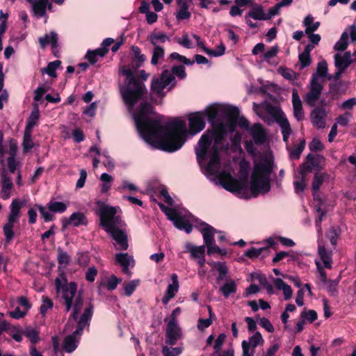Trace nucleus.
<instances>
[{"instance_id":"obj_1","label":"nucleus","mask_w":356,"mask_h":356,"mask_svg":"<svg viewBox=\"0 0 356 356\" xmlns=\"http://www.w3.org/2000/svg\"><path fill=\"white\" fill-rule=\"evenodd\" d=\"M154 107L147 101L140 103L134 114L136 129L141 138L153 147L166 152H174L183 146L186 140L185 122L178 118L161 125V119H152Z\"/></svg>"},{"instance_id":"obj_2","label":"nucleus","mask_w":356,"mask_h":356,"mask_svg":"<svg viewBox=\"0 0 356 356\" xmlns=\"http://www.w3.org/2000/svg\"><path fill=\"white\" fill-rule=\"evenodd\" d=\"M146 60V56L141 53L140 49L137 46L131 47V60L127 66L120 68V73L127 76V86L121 90L122 97L124 104L129 110H132L136 104L147 99V89L143 82L140 81L134 74V70L140 68Z\"/></svg>"},{"instance_id":"obj_3","label":"nucleus","mask_w":356,"mask_h":356,"mask_svg":"<svg viewBox=\"0 0 356 356\" xmlns=\"http://www.w3.org/2000/svg\"><path fill=\"white\" fill-rule=\"evenodd\" d=\"M273 159L264 158L254 163L250 177V193L253 197L266 194L270 191V176L273 171Z\"/></svg>"},{"instance_id":"obj_4","label":"nucleus","mask_w":356,"mask_h":356,"mask_svg":"<svg viewBox=\"0 0 356 356\" xmlns=\"http://www.w3.org/2000/svg\"><path fill=\"white\" fill-rule=\"evenodd\" d=\"M57 292L61 291V301L66 312L72 309L70 318L77 321L83 305L82 291H77V284L74 282L62 284L59 279L56 280Z\"/></svg>"},{"instance_id":"obj_5","label":"nucleus","mask_w":356,"mask_h":356,"mask_svg":"<svg viewBox=\"0 0 356 356\" xmlns=\"http://www.w3.org/2000/svg\"><path fill=\"white\" fill-rule=\"evenodd\" d=\"M267 111L274 118L276 122L280 127L283 140L285 143H288L292 131L290 123L284 113L281 109V108L272 105L268 106Z\"/></svg>"},{"instance_id":"obj_6","label":"nucleus","mask_w":356,"mask_h":356,"mask_svg":"<svg viewBox=\"0 0 356 356\" xmlns=\"http://www.w3.org/2000/svg\"><path fill=\"white\" fill-rule=\"evenodd\" d=\"M95 203L99 207V216L101 226L104 229L106 227H110L111 221L117 213L116 208L112 206H108L101 200H97Z\"/></svg>"},{"instance_id":"obj_7","label":"nucleus","mask_w":356,"mask_h":356,"mask_svg":"<svg viewBox=\"0 0 356 356\" xmlns=\"http://www.w3.org/2000/svg\"><path fill=\"white\" fill-rule=\"evenodd\" d=\"M211 136L209 134H204L200 137L197 144L198 147L195 149L197 161L199 164H201L206 159L208 148L211 145Z\"/></svg>"},{"instance_id":"obj_8","label":"nucleus","mask_w":356,"mask_h":356,"mask_svg":"<svg viewBox=\"0 0 356 356\" xmlns=\"http://www.w3.org/2000/svg\"><path fill=\"white\" fill-rule=\"evenodd\" d=\"M310 85L311 87L306 95L305 101L309 106H313L316 102L319 99L323 86L316 80L315 77L311 78Z\"/></svg>"},{"instance_id":"obj_9","label":"nucleus","mask_w":356,"mask_h":356,"mask_svg":"<svg viewBox=\"0 0 356 356\" xmlns=\"http://www.w3.org/2000/svg\"><path fill=\"white\" fill-rule=\"evenodd\" d=\"M61 221L63 229H66L70 225H72L74 227L88 225L86 215L79 211L73 213L68 218H63Z\"/></svg>"},{"instance_id":"obj_10","label":"nucleus","mask_w":356,"mask_h":356,"mask_svg":"<svg viewBox=\"0 0 356 356\" xmlns=\"http://www.w3.org/2000/svg\"><path fill=\"white\" fill-rule=\"evenodd\" d=\"M180 336L181 332L177 323L169 321L165 330V343L170 346L175 345Z\"/></svg>"},{"instance_id":"obj_11","label":"nucleus","mask_w":356,"mask_h":356,"mask_svg":"<svg viewBox=\"0 0 356 356\" xmlns=\"http://www.w3.org/2000/svg\"><path fill=\"white\" fill-rule=\"evenodd\" d=\"M327 112L323 107H316L310 114L311 122L314 127L318 129H323L325 127V119Z\"/></svg>"},{"instance_id":"obj_12","label":"nucleus","mask_w":356,"mask_h":356,"mask_svg":"<svg viewBox=\"0 0 356 356\" xmlns=\"http://www.w3.org/2000/svg\"><path fill=\"white\" fill-rule=\"evenodd\" d=\"M189 128L193 134H196L202 131L205 127V122L200 112L193 113L189 118Z\"/></svg>"},{"instance_id":"obj_13","label":"nucleus","mask_w":356,"mask_h":356,"mask_svg":"<svg viewBox=\"0 0 356 356\" xmlns=\"http://www.w3.org/2000/svg\"><path fill=\"white\" fill-rule=\"evenodd\" d=\"M350 51H346L343 56L339 54L334 55V65L337 70H346L353 63H356V58L353 59Z\"/></svg>"},{"instance_id":"obj_14","label":"nucleus","mask_w":356,"mask_h":356,"mask_svg":"<svg viewBox=\"0 0 356 356\" xmlns=\"http://www.w3.org/2000/svg\"><path fill=\"white\" fill-rule=\"evenodd\" d=\"M220 159L218 147L213 145L211 147L209 161L206 167L207 171L211 175L215 174L220 168Z\"/></svg>"},{"instance_id":"obj_15","label":"nucleus","mask_w":356,"mask_h":356,"mask_svg":"<svg viewBox=\"0 0 356 356\" xmlns=\"http://www.w3.org/2000/svg\"><path fill=\"white\" fill-rule=\"evenodd\" d=\"M200 225L203 227L200 231L202 234L205 245L209 246L214 243V234L218 231L205 222H201Z\"/></svg>"},{"instance_id":"obj_16","label":"nucleus","mask_w":356,"mask_h":356,"mask_svg":"<svg viewBox=\"0 0 356 356\" xmlns=\"http://www.w3.org/2000/svg\"><path fill=\"white\" fill-rule=\"evenodd\" d=\"M250 135L255 144L262 145L265 143L266 134L261 124H254L250 128Z\"/></svg>"},{"instance_id":"obj_17","label":"nucleus","mask_w":356,"mask_h":356,"mask_svg":"<svg viewBox=\"0 0 356 356\" xmlns=\"http://www.w3.org/2000/svg\"><path fill=\"white\" fill-rule=\"evenodd\" d=\"M193 0H177V3L179 9L176 13L177 20L188 19L191 17V12L188 11L189 4L192 3Z\"/></svg>"},{"instance_id":"obj_18","label":"nucleus","mask_w":356,"mask_h":356,"mask_svg":"<svg viewBox=\"0 0 356 356\" xmlns=\"http://www.w3.org/2000/svg\"><path fill=\"white\" fill-rule=\"evenodd\" d=\"M292 103L293 107V115L298 121H301L304 118V113L301 99L296 90L292 92Z\"/></svg>"},{"instance_id":"obj_19","label":"nucleus","mask_w":356,"mask_h":356,"mask_svg":"<svg viewBox=\"0 0 356 356\" xmlns=\"http://www.w3.org/2000/svg\"><path fill=\"white\" fill-rule=\"evenodd\" d=\"M119 245L118 250H127L129 248L127 236L122 229H114L108 232Z\"/></svg>"},{"instance_id":"obj_20","label":"nucleus","mask_w":356,"mask_h":356,"mask_svg":"<svg viewBox=\"0 0 356 356\" xmlns=\"http://www.w3.org/2000/svg\"><path fill=\"white\" fill-rule=\"evenodd\" d=\"M2 187L1 191V197L3 200H8L10 196V190L13 186L11 178L6 173L1 174Z\"/></svg>"},{"instance_id":"obj_21","label":"nucleus","mask_w":356,"mask_h":356,"mask_svg":"<svg viewBox=\"0 0 356 356\" xmlns=\"http://www.w3.org/2000/svg\"><path fill=\"white\" fill-rule=\"evenodd\" d=\"M172 222L177 229L179 230H184L187 234L191 233L193 230V225L190 221L181 216L179 213L175 218H172Z\"/></svg>"},{"instance_id":"obj_22","label":"nucleus","mask_w":356,"mask_h":356,"mask_svg":"<svg viewBox=\"0 0 356 356\" xmlns=\"http://www.w3.org/2000/svg\"><path fill=\"white\" fill-rule=\"evenodd\" d=\"M330 175L326 172H316L314 173L312 182V191L313 193L318 192L323 182L330 179Z\"/></svg>"},{"instance_id":"obj_23","label":"nucleus","mask_w":356,"mask_h":356,"mask_svg":"<svg viewBox=\"0 0 356 356\" xmlns=\"http://www.w3.org/2000/svg\"><path fill=\"white\" fill-rule=\"evenodd\" d=\"M252 18L254 20H266V14L264 13L262 6L255 4L246 13L245 19Z\"/></svg>"},{"instance_id":"obj_24","label":"nucleus","mask_w":356,"mask_h":356,"mask_svg":"<svg viewBox=\"0 0 356 356\" xmlns=\"http://www.w3.org/2000/svg\"><path fill=\"white\" fill-rule=\"evenodd\" d=\"M76 334L72 332L64 339L63 348L65 352L71 353L76 350L79 343Z\"/></svg>"},{"instance_id":"obj_25","label":"nucleus","mask_w":356,"mask_h":356,"mask_svg":"<svg viewBox=\"0 0 356 356\" xmlns=\"http://www.w3.org/2000/svg\"><path fill=\"white\" fill-rule=\"evenodd\" d=\"M208 264L212 266L213 269L218 272V275L216 278L217 283H220L225 279L229 270L225 262L212 261Z\"/></svg>"},{"instance_id":"obj_26","label":"nucleus","mask_w":356,"mask_h":356,"mask_svg":"<svg viewBox=\"0 0 356 356\" xmlns=\"http://www.w3.org/2000/svg\"><path fill=\"white\" fill-rule=\"evenodd\" d=\"M186 252H190L191 257L193 259H197L202 255L205 254V247L204 245L195 246L190 242H187L184 245Z\"/></svg>"},{"instance_id":"obj_27","label":"nucleus","mask_w":356,"mask_h":356,"mask_svg":"<svg viewBox=\"0 0 356 356\" xmlns=\"http://www.w3.org/2000/svg\"><path fill=\"white\" fill-rule=\"evenodd\" d=\"M327 71V64L326 61L323 60L318 63L316 72L314 73L312 77H315L317 81L320 77L327 78V80L331 81L332 79V75L329 74Z\"/></svg>"},{"instance_id":"obj_28","label":"nucleus","mask_w":356,"mask_h":356,"mask_svg":"<svg viewBox=\"0 0 356 356\" xmlns=\"http://www.w3.org/2000/svg\"><path fill=\"white\" fill-rule=\"evenodd\" d=\"M48 0L35 1L32 4L33 14L39 17H43L46 14Z\"/></svg>"},{"instance_id":"obj_29","label":"nucleus","mask_w":356,"mask_h":356,"mask_svg":"<svg viewBox=\"0 0 356 356\" xmlns=\"http://www.w3.org/2000/svg\"><path fill=\"white\" fill-rule=\"evenodd\" d=\"M269 252L270 250L268 247H263L260 248H255L252 247L246 250L244 254L248 258L253 259L259 257L262 254V257H266L267 255H268Z\"/></svg>"},{"instance_id":"obj_30","label":"nucleus","mask_w":356,"mask_h":356,"mask_svg":"<svg viewBox=\"0 0 356 356\" xmlns=\"http://www.w3.org/2000/svg\"><path fill=\"white\" fill-rule=\"evenodd\" d=\"M274 284L277 289H282L283 291L284 299L286 300H288L291 298L293 293L291 287L289 284H286L281 278L275 279Z\"/></svg>"},{"instance_id":"obj_31","label":"nucleus","mask_w":356,"mask_h":356,"mask_svg":"<svg viewBox=\"0 0 356 356\" xmlns=\"http://www.w3.org/2000/svg\"><path fill=\"white\" fill-rule=\"evenodd\" d=\"M303 24L305 26V33L310 34L316 31L321 25L319 22H314V17L308 15L303 20Z\"/></svg>"},{"instance_id":"obj_32","label":"nucleus","mask_w":356,"mask_h":356,"mask_svg":"<svg viewBox=\"0 0 356 356\" xmlns=\"http://www.w3.org/2000/svg\"><path fill=\"white\" fill-rule=\"evenodd\" d=\"M39 118L40 111L38 106L36 105L27 120L25 130L31 131L33 128L37 124Z\"/></svg>"},{"instance_id":"obj_33","label":"nucleus","mask_w":356,"mask_h":356,"mask_svg":"<svg viewBox=\"0 0 356 356\" xmlns=\"http://www.w3.org/2000/svg\"><path fill=\"white\" fill-rule=\"evenodd\" d=\"M47 206L49 211L53 213H63L67 210V205L64 202H57L54 199L51 200Z\"/></svg>"},{"instance_id":"obj_34","label":"nucleus","mask_w":356,"mask_h":356,"mask_svg":"<svg viewBox=\"0 0 356 356\" xmlns=\"http://www.w3.org/2000/svg\"><path fill=\"white\" fill-rule=\"evenodd\" d=\"M148 40L154 46L157 45V42L164 43L166 40H170V38L164 33L152 32L147 38Z\"/></svg>"},{"instance_id":"obj_35","label":"nucleus","mask_w":356,"mask_h":356,"mask_svg":"<svg viewBox=\"0 0 356 356\" xmlns=\"http://www.w3.org/2000/svg\"><path fill=\"white\" fill-rule=\"evenodd\" d=\"M166 88V86L159 80L158 78H154L152 81L151 90L155 92L158 96L163 98L165 93L163 90Z\"/></svg>"},{"instance_id":"obj_36","label":"nucleus","mask_w":356,"mask_h":356,"mask_svg":"<svg viewBox=\"0 0 356 356\" xmlns=\"http://www.w3.org/2000/svg\"><path fill=\"white\" fill-rule=\"evenodd\" d=\"M61 65V61L56 60L48 63L46 67L42 69V74H47L49 76L55 78L57 76L56 69Z\"/></svg>"},{"instance_id":"obj_37","label":"nucleus","mask_w":356,"mask_h":356,"mask_svg":"<svg viewBox=\"0 0 356 356\" xmlns=\"http://www.w3.org/2000/svg\"><path fill=\"white\" fill-rule=\"evenodd\" d=\"M236 284L234 280H230L226 282L220 288V291L222 292L225 298H228L231 294L236 292Z\"/></svg>"},{"instance_id":"obj_38","label":"nucleus","mask_w":356,"mask_h":356,"mask_svg":"<svg viewBox=\"0 0 356 356\" xmlns=\"http://www.w3.org/2000/svg\"><path fill=\"white\" fill-rule=\"evenodd\" d=\"M229 177L230 178V181L228 183L222 184V186L225 189L232 193L242 190L241 184L238 180L232 178L229 175Z\"/></svg>"},{"instance_id":"obj_39","label":"nucleus","mask_w":356,"mask_h":356,"mask_svg":"<svg viewBox=\"0 0 356 356\" xmlns=\"http://www.w3.org/2000/svg\"><path fill=\"white\" fill-rule=\"evenodd\" d=\"M159 80L162 81L166 87L170 83H172L170 88L175 86L176 84L175 76L168 70H165L161 72Z\"/></svg>"},{"instance_id":"obj_40","label":"nucleus","mask_w":356,"mask_h":356,"mask_svg":"<svg viewBox=\"0 0 356 356\" xmlns=\"http://www.w3.org/2000/svg\"><path fill=\"white\" fill-rule=\"evenodd\" d=\"M225 114L229 121L236 122L239 116L240 111L236 106H230L225 109Z\"/></svg>"},{"instance_id":"obj_41","label":"nucleus","mask_w":356,"mask_h":356,"mask_svg":"<svg viewBox=\"0 0 356 356\" xmlns=\"http://www.w3.org/2000/svg\"><path fill=\"white\" fill-rule=\"evenodd\" d=\"M33 145H34L31 139V131H28L25 130L22 142L24 152H29L33 147Z\"/></svg>"},{"instance_id":"obj_42","label":"nucleus","mask_w":356,"mask_h":356,"mask_svg":"<svg viewBox=\"0 0 356 356\" xmlns=\"http://www.w3.org/2000/svg\"><path fill=\"white\" fill-rule=\"evenodd\" d=\"M342 84V81L330 83L329 84V94L331 95L332 99L335 100L338 99Z\"/></svg>"},{"instance_id":"obj_43","label":"nucleus","mask_w":356,"mask_h":356,"mask_svg":"<svg viewBox=\"0 0 356 356\" xmlns=\"http://www.w3.org/2000/svg\"><path fill=\"white\" fill-rule=\"evenodd\" d=\"M313 168H316L318 170L321 169V167L317 163H303L300 165L298 171L300 176L304 177L306 179L307 175L312 171Z\"/></svg>"},{"instance_id":"obj_44","label":"nucleus","mask_w":356,"mask_h":356,"mask_svg":"<svg viewBox=\"0 0 356 356\" xmlns=\"http://www.w3.org/2000/svg\"><path fill=\"white\" fill-rule=\"evenodd\" d=\"M348 34L347 32H343L339 41L336 42L334 49L336 51H344L348 47Z\"/></svg>"},{"instance_id":"obj_45","label":"nucleus","mask_w":356,"mask_h":356,"mask_svg":"<svg viewBox=\"0 0 356 356\" xmlns=\"http://www.w3.org/2000/svg\"><path fill=\"white\" fill-rule=\"evenodd\" d=\"M317 312L313 309H309L307 311V309L305 308L300 314V318L305 319L309 323H312L314 321H315L317 319Z\"/></svg>"},{"instance_id":"obj_46","label":"nucleus","mask_w":356,"mask_h":356,"mask_svg":"<svg viewBox=\"0 0 356 356\" xmlns=\"http://www.w3.org/2000/svg\"><path fill=\"white\" fill-rule=\"evenodd\" d=\"M202 115H203V118L204 116L207 117L209 122L213 123L218 115V109L213 106H208Z\"/></svg>"},{"instance_id":"obj_47","label":"nucleus","mask_w":356,"mask_h":356,"mask_svg":"<svg viewBox=\"0 0 356 356\" xmlns=\"http://www.w3.org/2000/svg\"><path fill=\"white\" fill-rule=\"evenodd\" d=\"M305 147V140L300 141L299 145L293 147L290 151V157L293 159H299Z\"/></svg>"},{"instance_id":"obj_48","label":"nucleus","mask_w":356,"mask_h":356,"mask_svg":"<svg viewBox=\"0 0 356 356\" xmlns=\"http://www.w3.org/2000/svg\"><path fill=\"white\" fill-rule=\"evenodd\" d=\"M35 207L38 209L41 217L44 219L45 222H51L54 220V215L47 211L45 207L36 204Z\"/></svg>"},{"instance_id":"obj_49","label":"nucleus","mask_w":356,"mask_h":356,"mask_svg":"<svg viewBox=\"0 0 356 356\" xmlns=\"http://www.w3.org/2000/svg\"><path fill=\"white\" fill-rule=\"evenodd\" d=\"M248 343H250L252 348L254 349L259 345H263L264 340L262 337L261 334L259 332H256L254 334L249 338Z\"/></svg>"},{"instance_id":"obj_50","label":"nucleus","mask_w":356,"mask_h":356,"mask_svg":"<svg viewBox=\"0 0 356 356\" xmlns=\"http://www.w3.org/2000/svg\"><path fill=\"white\" fill-rule=\"evenodd\" d=\"M164 49L159 45L154 46L151 63L154 65L159 63V60L164 56Z\"/></svg>"},{"instance_id":"obj_51","label":"nucleus","mask_w":356,"mask_h":356,"mask_svg":"<svg viewBox=\"0 0 356 356\" xmlns=\"http://www.w3.org/2000/svg\"><path fill=\"white\" fill-rule=\"evenodd\" d=\"M42 304L40 307V312L42 316H45L48 309L54 307L53 301L47 296H43L42 297Z\"/></svg>"},{"instance_id":"obj_52","label":"nucleus","mask_w":356,"mask_h":356,"mask_svg":"<svg viewBox=\"0 0 356 356\" xmlns=\"http://www.w3.org/2000/svg\"><path fill=\"white\" fill-rule=\"evenodd\" d=\"M225 44L221 42L216 49H205V54H207L209 56H214V57H218L221 56L223 54H225Z\"/></svg>"},{"instance_id":"obj_53","label":"nucleus","mask_w":356,"mask_h":356,"mask_svg":"<svg viewBox=\"0 0 356 356\" xmlns=\"http://www.w3.org/2000/svg\"><path fill=\"white\" fill-rule=\"evenodd\" d=\"M159 206L161 210L167 216L168 219L170 221H172V218H175L179 213V212H177L175 209L166 207L162 203H159Z\"/></svg>"},{"instance_id":"obj_54","label":"nucleus","mask_w":356,"mask_h":356,"mask_svg":"<svg viewBox=\"0 0 356 356\" xmlns=\"http://www.w3.org/2000/svg\"><path fill=\"white\" fill-rule=\"evenodd\" d=\"M183 349L180 347H168L163 346L162 354L164 356H178L182 353Z\"/></svg>"},{"instance_id":"obj_55","label":"nucleus","mask_w":356,"mask_h":356,"mask_svg":"<svg viewBox=\"0 0 356 356\" xmlns=\"http://www.w3.org/2000/svg\"><path fill=\"white\" fill-rule=\"evenodd\" d=\"M122 222L121 217L115 214L110 222L111 226L106 227L104 229L106 232H112L114 229H120L118 227L122 226Z\"/></svg>"},{"instance_id":"obj_56","label":"nucleus","mask_w":356,"mask_h":356,"mask_svg":"<svg viewBox=\"0 0 356 356\" xmlns=\"http://www.w3.org/2000/svg\"><path fill=\"white\" fill-rule=\"evenodd\" d=\"M58 263L60 265H67L70 261V257L68 254L64 252L60 248H58Z\"/></svg>"},{"instance_id":"obj_57","label":"nucleus","mask_w":356,"mask_h":356,"mask_svg":"<svg viewBox=\"0 0 356 356\" xmlns=\"http://www.w3.org/2000/svg\"><path fill=\"white\" fill-rule=\"evenodd\" d=\"M171 74L174 76L176 75L180 79H184L186 77V72L184 65L173 66Z\"/></svg>"},{"instance_id":"obj_58","label":"nucleus","mask_w":356,"mask_h":356,"mask_svg":"<svg viewBox=\"0 0 356 356\" xmlns=\"http://www.w3.org/2000/svg\"><path fill=\"white\" fill-rule=\"evenodd\" d=\"M138 284V280H131L129 283L126 284L124 286V294L127 296H131L136 290Z\"/></svg>"},{"instance_id":"obj_59","label":"nucleus","mask_w":356,"mask_h":356,"mask_svg":"<svg viewBox=\"0 0 356 356\" xmlns=\"http://www.w3.org/2000/svg\"><path fill=\"white\" fill-rule=\"evenodd\" d=\"M299 62L300 64V70L309 66L312 63V58L310 55L301 53L298 56Z\"/></svg>"},{"instance_id":"obj_60","label":"nucleus","mask_w":356,"mask_h":356,"mask_svg":"<svg viewBox=\"0 0 356 356\" xmlns=\"http://www.w3.org/2000/svg\"><path fill=\"white\" fill-rule=\"evenodd\" d=\"M340 234V229L338 227H332L329 232V238L332 245H336L337 238Z\"/></svg>"},{"instance_id":"obj_61","label":"nucleus","mask_w":356,"mask_h":356,"mask_svg":"<svg viewBox=\"0 0 356 356\" xmlns=\"http://www.w3.org/2000/svg\"><path fill=\"white\" fill-rule=\"evenodd\" d=\"M225 131L222 129H216L211 136V138L214 140V145L217 146V145L220 144L222 140L224 139Z\"/></svg>"},{"instance_id":"obj_62","label":"nucleus","mask_w":356,"mask_h":356,"mask_svg":"<svg viewBox=\"0 0 356 356\" xmlns=\"http://www.w3.org/2000/svg\"><path fill=\"white\" fill-rule=\"evenodd\" d=\"M93 305L92 303H89L88 305L86 307L83 313L81 314L80 319L83 321L89 322L93 314Z\"/></svg>"},{"instance_id":"obj_63","label":"nucleus","mask_w":356,"mask_h":356,"mask_svg":"<svg viewBox=\"0 0 356 356\" xmlns=\"http://www.w3.org/2000/svg\"><path fill=\"white\" fill-rule=\"evenodd\" d=\"M299 181H293L294 190L296 193H302L306 187V179L304 177H299Z\"/></svg>"},{"instance_id":"obj_64","label":"nucleus","mask_w":356,"mask_h":356,"mask_svg":"<svg viewBox=\"0 0 356 356\" xmlns=\"http://www.w3.org/2000/svg\"><path fill=\"white\" fill-rule=\"evenodd\" d=\"M13 227H13V226H9V225H4L3 227V231L5 237H6V244L10 243L14 237L15 232L13 231Z\"/></svg>"}]
</instances>
